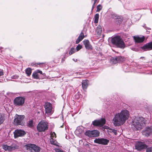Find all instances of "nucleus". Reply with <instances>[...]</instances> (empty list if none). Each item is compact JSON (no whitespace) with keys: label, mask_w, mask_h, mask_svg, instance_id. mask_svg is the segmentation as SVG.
<instances>
[{"label":"nucleus","mask_w":152,"mask_h":152,"mask_svg":"<svg viewBox=\"0 0 152 152\" xmlns=\"http://www.w3.org/2000/svg\"><path fill=\"white\" fill-rule=\"evenodd\" d=\"M129 116V112L128 110H123L120 113L115 115L113 119V123L115 126L122 125L128 119Z\"/></svg>","instance_id":"obj_1"},{"label":"nucleus","mask_w":152,"mask_h":152,"mask_svg":"<svg viewBox=\"0 0 152 152\" xmlns=\"http://www.w3.org/2000/svg\"><path fill=\"white\" fill-rule=\"evenodd\" d=\"M144 121V118L142 117H136L132 121V127L136 130L141 129L145 124Z\"/></svg>","instance_id":"obj_2"},{"label":"nucleus","mask_w":152,"mask_h":152,"mask_svg":"<svg viewBox=\"0 0 152 152\" xmlns=\"http://www.w3.org/2000/svg\"><path fill=\"white\" fill-rule=\"evenodd\" d=\"M111 42L117 47L123 48L125 47L123 40L119 36H117L113 37L112 39Z\"/></svg>","instance_id":"obj_3"},{"label":"nucleus","mask_w":152,"mask_h":152,"mask_svg":"<svg viewBox=\"0 0 152 152\" xmlns=\"http://www.w3.org/2000/svg\"><path fill=\"white\" fill-rule=\"evenodd\" d=\"M24 117V115H19L16 114L15 116L14 120V124L17 125L23 126L24 124L23 121Z\"/></svg>","instance_id":"obj_4"},{"label":"nucleus","mask_w":152,"mask_h":152,"mask_svg":"<svg viewBox=\"0 0 152 152\" xmlns=\"http://www.w3.org/2000/svg\"><path fill=\"white\" fill-rule=\"evenodd\" d=\"M48 123L45 121H41L38 124L37 129L39 132H44L48 129Z\"/></svg>","instance_id":"obj_5"},{"label":"nucleus","mask_w":152,"mask_h":152,"mask_svg":"<svg viewBox=\"0 0 152 152\" xmlns=\"http://www.w3.org/2000/svg\"><path fill=\"white\" fill-rule=\"evenodd\" d=\"M25 98L23 97L18 96L16 97L14 100V104L16 106H21L23 105Z\"/></svg>","instance_id":"obj_6"},{"label":"nucleus","mask_w":152,"mask_h":152,"mask_svg":"<svg viewBox=\"0 0 152 152\" xmlns=\"http://www.w3.org/2000/svg\"><path fill=\"white\" fill-rule=\"evenodd\" d=\"M26 149L31 152H39L40 148L34 144H28L26 145Z\"/></svg>","instance_id":"obj_7"},{"label":"nucleus","mask_w":152,"mask_h":152,"mask_svg":"<svg viewBox=\"0 0 152 152\" xmlns=\"http://www.w3.org/2000/svg\"><path fill=\"white\" fill-rule=\"evenodd\" d=\"M3 148L5 151H12L15 149H18L19 146L17 145L13 144L11 146H8L6 145L3 146Z\"/></svg>","instance_id":"obj_8"},{"label":"nucleus","mask_w":152,"mask_h":152,"mask_svg":"<svg viewBox=\"0 0 152 152\" xmlns=\"http://www.w3.org/2000/svg\"><path fill=\"white\" fill-rule=\"evenodd\" d=\"M125 60L124 57L121 56H116L113 58L111 59V62L113 64H115L118 62H123Z\"/></svg>","instance_id":"obj_9"},{"label":"nucleus","mask_w":152,"mask_h":152,"mask_svg":"<svg viewBox=\"0 0 152 152\" xmlns=\"http://www.w3.org/2000/svg\"><path fill=\"white\" fill-rule=\"evenodd\" d=\"M135 148L138 150L140 151L142 149L147 148V145L142 142H138L136 143Z\"/></svg>","instance_id":"obj_10"},{"label":"nucleus","mask_w":152,"mask_h":152,"mask_svg":"<svg viewBox=\"0 0 152 152\" xmlns=\"http://www.w3.org/2000/svg\"><path fill=\"white\" fill-rule=\"evenodd\" d=\"M14 137L15 138L19 137H22L24 136L26 132L24 131L21 130H16L14 132Z\"/></svg>","instance_id":"obj_11"},{"label":"nucleus","mask_w":152,"mask_h":152,"mask_svg":"<svg viewBox=\"0 0 152 152\" xmlns=\"http://www.w3.org/2000/svg\"><path fill=\"white\" fill-rule=\"evenodd\" d=\"M106 123L105 119L102 118L98 120H96V126H99L101 128Z\"/></svg>","instance_id":"obj_12"},{"label":"nucleus","mask_w":152,"mask_h":152,"mask_svg":"<svg viewBox=\"0 0 152 152\" xmlns=\"http://www.w3.org/2000/svg\"><path fill=\"white\" fill-rule=\"evenodd\" d=\"M45 112L48 114L51 113L52 110V104L50 103L47 102L45 104Z\"/></svg>","instance_id":"obj_13"},{"label":"nucleus","mask_w":152,"mask_h":152,"mask_svg":"<svg viewBox=\"0 0 152 152\" xmlns=\"http://www.w3.org/2000/svg\"><path fill=\"white\" fill-rule=\"evenodd\" d=\"M141 48L144 51L152 50V42H149L141 47Z\"/></svg>","instance_id":"obj_14"},{"label":"nucleus","mask_w":152,"mask_h":152,"mask_svg":"<svg viewBox=\"0 0 152 152\" xmlns=\"http://www.w3.org/2000/svg\"><path fill=\"white\" fill-rule=\"evenodd\" d=\"M109 142V140L103 138L96 139V143L100 144L106 145Z\"/></svg>","instance_id":"obj_15"},{"label":"nucleus","mask_w":152,"mask_h":152,"mask_svg":"<svg viewBox=\"0 0 152 152\" xmlns=\"http://www.w3.org/2000/svg\"><path fill=\"white\" fill-rule=\"evenodd\" d=\"M134 39L136 43H140L144 41L145 37L144 36H136L134 37Z\"/></svg>","instance_id":"obj_16"},{"label":"nucleus","mask_w":152,"mask_h":152,"mask_svg":"<svg viewBox=\"0 0 152 152\" xmlns=\"http://www.w3.org/2000/svg\"><path fill=\"white\" fill-rule=\"evenodd\" d=\"M102 32V28L101 26L99 25L96 30V39H98L101 36Z\"/></svg>","instance_id":"obj_17"},{"label":"nucleus","mask_w":152,"mask_h":152,"mask_svg":"<svg viewBox=\"0 0 152 152\" xmlns=\"http://www.w3.org/2000/svg\"><path fill=\"white\" fill-rule=\"evenodd\" d=\"M152 132V129L150 127H148L142 131V134L146 136H148Z\"/></svg>","instance_id":"obj_18"},{"label":"nucleus","mask_w":152,"mask_h":152,"mask_svg":"<svg viewBox=\"0 0 152 152\" xmlns=\"http://www.w3.org/2000/svg\"><path fill=\"white\" fill-rule=\"evenodd\" d=\"M85 48L88 50H91L92 49V46L88 40H84L83 41Z\"/></svg>","instance_id":"obj_19"},{"label":"nucleus","mask_w":152,"mask_h":152,"mask_svg":"<svg viewBox=\"0 0 152 152\" xmlns=\"http://www.w3.org/2000/svg\"><path fill=\"white\" fill-rule=\"evenodd\" d=\"M85 134L89 137H95V130L88 131L85 132Z\"/></svg>","instance_id":"obj_20"},{"label":"nucleus","mask_w":152,"mask_h":152,"mask_svg":"<svg viewBox=\"0 0 152 152\" xmlns=\"http://www.w3.org/2000/svg\"><path fill=\"white\" fill-rule=\"evenodd\" d=\"M82 84L83 89L85 90L87 88L88 86V81L87 80H83L82 82Z\"/></svg>","instance_id":"obj_21"},{"label":"nucleus","mask_w":152,"mask_h":152,"mask_svg":"<svg viewBox=\"0 0 152 152\" xmlns=\"http://www.w3.org/2000/svg\"><path fill=\"white\" fill-rule=\"evenodd\" d=\"M84 34L82 32L80 33L79 37L76 41V44L79 43L80 42L83 40V39L84 38Z\"/></svg>","instance_id":"obj_22"},{"label":"nucleus","mask_w":152,"mask_h":152,"mask_svg":"<svg viewBox=\"0 0 152 152\" xmlns=\"http://www.w3.org/2000/svg\"><path fill=\"white\" fill-rule=\"evenodd\" d=\"M33 123V120H30L27 123V126L29 127L32 128L34 126Z\"/></svg>","instance_id":"obj_23"},{"label":"nucleus","mask_w":152,"mask_h":152,"mask_svg":"<svg viewBox=\"0 0 152 152\" xmlns=\"http://www.w3.org/2000/svg\"><path fill=\"white\" fill-rule=\"evenodd\" d=\"M26 73L28 76H29L31 73V70L30 68H28L26 70Z\"/></svg>","instance_id":"obj_24"},{"label":"nucleus","mask_w":152,"mask_h":152,"mask_svg":"<svg viewBox=\"0 0 152 152\" xmlns=\"http://www.w3.org/2000/svg\"><path fill=\"white\" fill-rule=\"evenodd\" d=\"M50 142L52 144L56 145L57 141L54 138L52 137L50 139Z\"/></svg>","instance_id":"obj_25"},{"label":"nucleus","mask_w":152,"mask_h":152,"mask_svg":"<svg viewBox=\"0 0 152 152\" xmlns=\"http://www.w3.org/2000/svg\"><path fill=\"white\" fill-rule=\"evenodd\" d=\"M119 17L115 16V19H117V20H116V21L118 22L119 24L121 23L122 21V19Z\"/></svg>","instance_id":"obj_26"},{"label":"nucleus","mask_w":152,"mask_h":152,"mask_svg":"<svg viewBox=\"0 0 152 152\" xmlns=\"http://www.w3.org/2000/svg\"><path fill=\"white\" fill-rule=\"evenodd\" d=\"M4 116L2 114L0 113V125L4 121Z\"/></svg>","instance_id":"obj_27"},{"label":"nucleus","mask_w":152,"mask_h":152,"mask_svg":"<svg viewBox=\"0 0 152 152\" xmlns=\"http://www.w3.org/2000/svg\"><path fill=\"white\" fill-rule=\"evenodd\" d=\"M75 50H76L74 48H72L70 49V50L69 51V54L70 55H71L72 54L75 53Z\"/></svg>","instance_id":"obj_28"},{"label":"nucleus","mask_w":152,"mask_h":152,"mask_svg":"<svg viewBox=\"0 0 152 152\" xmlns=\"http://www.w3.org/2000/svg\"><path fill=\"white\" fill-rule=\"evenodd\" d=\"M100 129L102 130H104L105 129H108L110 130V129H109V127L108 126H104V125L100 128Z\"/></svg>","instance_id":"obj_29"},{"label":"nucleus","mask_w":152,"mask_h":152,"mask_svg":"<svg viewBox=\"0 0 152 152\" xmlns=\"http://www.w3.org/2000/svg\"><path fill=\"white\" fill-rule=\"evenodd\" d=\"M102 6L101 5H99L96 7V12H99L102 10Z\"/></svg>","instance_id":"obj_30"},{"label":"nucleus","mask_w":152,"mask_h":152,"mask_svg":"<svg viewBox=\"0 0 152 152\" xmlns=\"http://www.w3.org/2000/svg\"><path fill=\"white\" fill-rule=\"evenodd\" d=\"M110 132H113L115 135H116L117 134L116 130L113 129H110Z\"/></svg>","instance_id":"obj_31"},{"label":"nucleus","mask_w":152,"mask_h":152,"mask_svg":"<svg viewBox=\"0 0 152 152\" xmlns=\"http://www.w3.org/2000/svg\"><path fill=\"white\" fill-rule=\"evenodd\" d=\"M32 76L34 78L38 79L39 78L38 74L37 73H33L32 74Z\"/></svg>","instance_id":"obj_32"},{"label":"nucleus","mask_w":152,"mask_h":152,"mask_svg":"<svg viewBox=\"0 0 152 152\" xmlns=\"http://www.w3.org/2000/svg\"><path fill=\"white\" fill-rule=\"evenodd\" d=\"M82 46L81 45L79 44L78 45L76 48V50L77 51H78L81 49L82 48Z\"/></svg>","instance_id":"obj_33"},{"label":"nucleus","mask_w":152,"mask_h":152,"mask_svg":"<svg viewBox=\"0 0 152 152\" xmlns=\"http://www.w3.org/2000/svg\"><path fill=\"white\" fill-rule=\"evenodd\" d=\"M99 16V15L98 14H96V23L98 22Z\"/></svg>","instance_id":"obj_34"},{"label":"nucleus","mask_w":152,"mask_h":152,"mask_svg":"<svg viewBox=\"0 0 152 152\" xmlns=\"http://www.w3.org/2000/svg\"><path fill=\"white\" fill-rule=\"evenodd\" d=\"M56 134L54 132L51 133V138L53 137V138H56Z\"/></svg>","instance_id":"obj_35"},{"label":"nucleus","mask_w":152,"mask_h":152,"mask_svg":"<svg viewBox=\"0 0 152 152\" xmlns=\"http://www.w3.org/2000/svg\"><path fill=\"white\" fill-rule=\"evenodd\" d=\"M146 152H152V147L147 148L146 150Z\"/></svg>","instance_id":"obj_36"},{"label":"nucleus","mask_w":152,"mask_h":152,"mask_svg":"<svg viewBox=\"0 0 152 152\" xmlns=\"http://www.w3.org/2000/svg\"><path fill=\"white\" fill-rule=\"evenodd\" d=\"M100 132L98 130H96V137H98L99 135Z\"/></svg>","instance_id":"obj_37"},{"label":"nucleus","mask_w":152,"mask_h":152,"mask_svg":"<svg viewBox=\"0 0 152 152\" xmlns=\"http://www.w3.org/2000/svg\"><path fill=\"white\" fill-rule=\"evenodd\" d=\"M42 63H32L31 64V66H37V65H39L40 64H42Z\"/></svg>","instance_id":"obj_38"},{"label":"nucleus","mask_w":152,"mask_h":152,"mask_svg":"<svg viewBox=\"0 0 152 152\" xmlns=\"http://www.w3.org/2000/svg\"><path fill=\"white\" fill-rule=\"evenodd\" d=\"M55 151L56 152H64L63 151L59 149H56Z\"/></svg>","instance_id":"obj_39"},{"label":"nucleus","mask_w":152,"mask_h":152,"mask_svg":"<svg viewBox=\"0 0 152 152\" xmlns=\"http://www.w3.org/2000/svg\"><path fill=\"white\" fill-rule=\"evenodd\" d=\"M37 73H40V74H42V72L41 71H40L39 70H37Z\"/></svg>","instance_id":"obj_40"},{"label":"nucleus","mask_w":152,"mask_h":152,"mask_svg":"<svg viewBox=\"0 0 152 152\" xmlns=\"http://www.w3.org/2000/svg\"><path fill=\"white\" fill-rule=\"evenodd\" d=\"M4 73L3 70L1 71L0 72V76H2L3 75Z\"/></svg>","instance_id":"obj_41"},{"label":"nucleus","mask_w":152,"mask_h":152,"mask_svg":"<svg viewBox=\"0 0 152 152\" xmlns=\"http://www.w3.org/2000/svg\"><path fill=\"white\" fill-rule=\"evenodd\" d=\"M75 97L78 98L80 97V96H79V94H77L76 95H75Z\"/></svg>","instance_id":"obj_42"},{"label":"nucleus","mask_w":152,"mask_h":152,"mask_svg":"<svg viewBox=\"0 0 152 152\" xmlns=\"http://www.w3.org/2000/svg\"><path fill=\"white\" fill-rule=\"evenodd\" d=\"M92 124L94 126H95V120L93 121Z\"/></svg>","instance_id":"obj_43"},{"label":"nucleus","mask_w":152,"mask_h":152,"mask_svg":"<svg viewBox=\"0 0 152 152\" xmlns=\"http://www.w3.org/2000/svg\"><path fill=\"white\" fill-rule=\"evenodd\" d=\"M94 19H93V22L94 23H95V16L94 17Z\"/></svg>","instance_id":"obj_44"},{"label":"nucleus","mask_w":152,"mask_h":152,"mask_svg":"<svg viewBox=\"0 0 152 152\" xmlns=\"http://www.w3.org/2000/svg\"><path fill=\"white\" fill-rule=\"evenodd\" d=\"M15 77H16L15 78H18V76H15Z\"/></svg>","instance_id":"obj_45"},{"label":"nucleus","mask_w":152,"mask_h":152,"mask_svg":"<svg viewBox=\"0 0 152 152\" xmlns=\"http://www.w3.org/2000/svg\"><path fill=\"white\" fill-rule=\"evenodd\" d=\"M102 56L101 54H99V56L101 57Z\"/></svg>","instance_id":"obj_46"},{"label":"nucleus","mask_w":152,"mask_h":152,"mask_svg":"<svg viewBox=\"0 0 152 152\" xmlns=\"http://www.w3.org/2000/svg\"><path fill=\"white\" fill-rule=\"evenodd\" d=\"M73 61H75V59H74V58L73 59Z\"/></svg>","instance_id":"obj_47"},{"label":"nucleus","mask_w":152,"mask_h":152,"mask_svg":"<svg viewBox=\"0 0 152 152\" xmlns=\"http://www.w3.org/2000/svg\"><path fill=\"white\" fill-rule=\"evenodd\" d=\"M98 0H96V3L97 1Z\"/></svg>","instance_id":"obj_48"},{"label":"nucleus","mask_w":152,"mask_h":152,"mask_svg":"<svg viewBox=\"0 0 152 152\" xmlns=\"http://www.w3.org/2000/svg\"><path fill=\"white\" fill-rule=\"evenodd\" d=\"M94 142H95V140H94Z\"/></svg>","instance_id":"obj_49"},{"label":"nucleus","mask_w":152,"mask_h":152,"mask_svg":"<svg viewBox=\"0 0 152 152\" xmlns=\"http://www.w3.org/2000/svg\"><path fill=\"white\" fill-rule=\"evenodd\" d=\"M141 58H144V57H141Z\"/></svg>","instance_id":"obj_50"},{"label":"nucleus","mask_w":152,"mask_h":152,"mask_svg":"<svg viewBox=\"0 0 152 152\" xmlns=\"http://www.w3.org/2000/svg\"><path fill=\"white\" fill-rule=\"evenodd\" d=\"M77 61V60L76 59V61Z\"/></svg>","instance_id":"obj_51"},{"label":"nucleus","mask_w":152,"mask_h":152,"mask_svg":"<svg viewBox=\"0 0 152 152\" xmlns=\"http://www.w3.org/2000/svg\"><path fill=\"white\" fill-rule=\"evenodd\" d=\"M151 74H152V72H151Z\"/></svg>","instance_id":"obj_52"}]
</instances>
